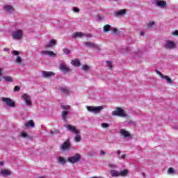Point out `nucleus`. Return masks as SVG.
<instances>
[{
  "mask_svg": "<svg viewBox=\"0 0 178 178\" xmlns=\"http://www.w3.org/2000/svg\"><path fill=\"white\" fill-rule=\"evenodd\" d=\"M112 116H118L119 118H129L126 111L120 107H117L115 111L111 113Z\"/></svg>",
  "mask_w": 178,
  "mask_h": 178,
  "instance_id": "1",
  "label": "nucleus"
},
{
  "mask_svg": "<svg viewBox=\"0 0 178 178\" xmlns=\"http://www.w3.org/2000/svg\"><path fill=\"white\" fill-rule=\"evenodd\" d=\"M11 35H12L13 40L19 41V40H22L23 38V30L16 29L14 31H13Z\"/></svg>",
  "mask_w": 178,
  "mask_h": 178,
  "instance_id": "2",
  "label": "nucleus"
},
{
  "mask_svg": "<svg viewBox=\"0 0 178 178\" xmlns=\"http://www.w3.org/2000/svg\"><path fill=\"white\" fill-rule=\"evenodd\" d=\"M70 105H61V109L63 111L61 113V116L65 122H66L67 119V115H69V111H70Z\"/></svg>",
  "mask_w": 178,
  "mask_h": 178,
  "instance_id": "3",
  "label": "nucleus"
},
{
  "mask_svg": "<svg viewBox=\"0 0 178 178\" xmlns=\"http://www.w3.org/2000/svg\"><path fill=\"white\" fill-rule=\"evenodd\" d=\"M72 148V145L70 144V138H67L60 146V149L63 152H66L67 151H70Z\"/></svg>",
  "mask_w": 178,
  "mask_h": 178,
  "instance_id": "4",
  "label": "nucleus"
},
{
  "mask_svg": "<svg viewBox=\"0 0 178 178\" xmlns=\"http://www.w3.org/2000/svg\"><path fill=\"white\" fill-rule=\"evenodd\" d=\"M58 69L64 74L69 73L70 72V68L66 65V63L64 60H60Z\"/></svg>",
  "mask_w": 178,
  "mask_h": 178,
  "instance_id": "5",
  "label": "nucleus"
},
{
  "mask_svg": "<svg viewBox=\"0 0 178 178\" xmlns=\"http://www.w3.org/2000/svg\"><path fill=\"white\" fill-rule=\"evenodd\" d=\"M86 109L88 112H92V113H95V115H97L104 109V106H87Z\"/></svg>",
  "mask_w": 178,
  "mask_h": 178,
  "instance_id": "6",
  "label": "nucleus"
},
{
  "mask_svg": "<svg viewBox=\"0 0 178 178\" xmlns=\"http://www.w3.org/2000/svg\"><path fill=\"white\" fill-rule=\"evenodd\" d=\"M80 159H81V155L80 154L77 153L75 155L68 157L67 161L70 162V163H77V162H80Z\"/></svg>",
  "mask_w": 178,
  "mask_h": 178,
  "instance_id": "7",
  "label": "nucleus"
},
{
  "mask_svg": "<svg viewBox=\"0 0 178 178\" xmlns=\"http://www.w3.org/2000/svg\"><path fill=\"white\" fill-rule=\"evenodd\" d=\"M3 102H5L7 106H10V108H16V103L12 100L10 98L8 97H3L1 99Z\"/></svg>",
  "mask_w": 178,
  "mask_h": 178,
  "instance_id": "8",
  "label": "nucleus"
},
{
  "mask_svg": "<svg viewBox=\"0 0 178 178\" xmlns=\"http://www.w3.org/2000/svg\"><path fill=\"white\" fill-rule=\"evenodd\" d=\"M165 49H175L176 48V42L172 40H166L163 44Z\"/></svg>",
  "mask_w": 178,
  "mask_h": 178,
  "instance_id": "9",
  "label": "nucleus"
},
{
  "mask_svg": "<svg viewBox=\"0 0 178 178\" xmlns=\"http://www.w3.org/2000/svg\"><path fill=\"white\" fill-rule=\"evenodd\" d=\"M103 31L104 33H108V31H111V34H116V33H118V29L112 27L109 24H106L103 27Z\"/></svg>",
  "mask_w": 178,
  "mask_h": 178,
  "instance_id": "10",
  "label": "nucleus"
},
{
  "mask_svg": "<svg viewBox=\"0 0 178 178\" xmlns=\"http://www.w3.org/2000/svg\"><path fill=\"white\" fill-rule=\"evenodd\" d=\"M65 127H66L68 131H71V133H74V134H80V130L77 129V128L73 125L66 124Z\"/></svg>",
  "mask_w": 178,
  "mask_h": 178,
  "instance_id": "11",
  "label": "nucleus"
},
{
  "mask_svg": "<svg viewBox=\"0 0 178 178\" xmlns=\"http://www.w3.org/2000/svg\"><path fill=\"white\" fill-rule=\"evenodd\" d=\"M23 101H24L26 105L27 106H31L32 103H31V97L28 94H24L22 97Z\"/></svg>",
  "mask_w": 178,
  "mask_h": 178,
  "instance_id": "12",
  "label": "nucleus"
},
{
  "mask_svg": "<svg viewBox=\"0 0 178 178\" xmlns=\"http://www.w3.org/2000/svg\"><path fill=\"white\" fill-rule=\"evenodd\" d=\"M120 134L123 138H130V137H131V134L124 129L120 130Z\"/></svg>",
  "mask_w": 178,
  "mask_h": 178,
  "instance_id": "13",
  "label": "nucleus"
},
{
  "mask_svg": "<svg viewBox=\"0 0 178 178\" xmlns=\"http://www.w3.org/2000/svg\"><path fill=\"white\" fill-rule=\"evenodd\" d=\"M3 8L5 12H6L7 13H10V14L15 13V8H13V6L11 5L5 4L3 6Z\"/></svg>",
  "mask_w": 178,
  "mask_h": 178,
  "instance_id": "14",
  "label": "nucleus"
},
{
  "mask_svg": "<svg viewBox=\"0 0 178 178\" xmlns=\"http://www.w3.org/2000/svg\"><path fill=\"white\" fill-rule=\"evenodd\" d=\"M42 76L44 79H51V77L55 76V73H54V72L43 71L42 72Z\"/></svg>",
  "mask_w": 178,
  "mask_h": 178,
  "instance_id": "15",
  "label": "nucleus"
},
{
  "mask_svg": "<svg viewBox=\"0 0 178 178\" xmlns=\"http://www.w3.org/2000/svg\"><path fill=\"white\" fill-rule=\"evenodd\" d=\"M126 9L119 10L118 11H116L114 13V16L115 17H119L120 16H124V15L127 13Z\"/></svg>",
  "mask_w": 178,
  "mask_h": 178,
  "instance_id": "16",
  "label": "nucleus"
},
{
  "mask_svg": "<svg viewBox=\"0 0 178 178\" xmlns=\"http://www.w3.org/2000/svg\"><path fill=\"white\" fill-rule=\"evenodd\" d=\"M40 55H47L50 57H55L56 56V54L54 53V51H49L48 50L42 51L40 52Z\"/></svg>",
  "mask_w": 178,
  "mask_h": 178,
  "instance_id": "17",
  "label": "nucleus"
},
{
  "mask_svg": "<svg viewBox=\"0 0 178 178\" xmlns=\"http://www.w3.org/2000/svg\"><path fill=\"white\" fill-rule=\"evenodd\" d=\"M85 47L86 48H96L97 49H99V47H98L97 44H95V43L86 42L84 43Z\"/></svg>",
  "mask_w": 178,
  "mask_h": 178,
  "instance_id": "18",
  "label": "nucleus"
},
{
  "mask_svg": "<svg viewBox=\"0 0 178 178\" xmlns=\"http://www.w3.org/2000/svg\"><path fill=\"white\" fill-rule=\"evenodd\" d=\"M59 91L63 94H65V95H69L70 94V89L66 86L60 87Z\"/></svg>",
  "mask_w": 178,
  "mask_h": 178,
  "instance_id": "19",
  "label": "nucleus"
},
{
  "mask_svg": "<svg viewBox=\"0 0 178 178\" xmlns=\"http://www.w3.org/2000/svg\"><path fill=\"white\" fill-rule=\"evenodd\" d=\"M24 126L26 129H33V127H35V124H34V121L31 120L26 122Z\"/></svg>",
  "mask_w": 178,
  "mask_h": 178,
  "instance_id": "20",
  "label": "nucleus"
},
{
  "mask_svg": "<svg viewBox=\"0 0 178 178\" xmlns=\"http://www.w3.org/2000/svg\"><path fill=\"white\" fill-rule=\"evenodd\" d=\"M0 173L1 176H3L4 177H6L7 176H10V175H12V172L8 169L1 170Z\"/></svg>",
  "mask_w": 178,
  "mask_h": 178,
  "instance_id": "21",
  "label": "nucleus"
},
{
  "mask_svg": "<svg viewBox=\"0 0 178 178\" xmlns=\"http://www.w3.org/2000/svg\"><path fill=\"white\" fill-rule=\"evenodd\" d=\"M71 65H72V66H75V67H79V66L81 65V63L80 62V60H79V58H76L74 60H72Z\"/></svg>",
  "mask_w": 178,
  "mask_h": 178,
  "instance_id": "22",
  "label": "nucleus"
},
{
  "mask_svg": "<svg viewBox=\"0 0 178 178\" xmlns=\"http://www.w3.org/2000/svg\"><path fill=\"white\" fill-rule=\"evenodd\" d=\"M84 35H86V33H83L82 32H76L74 33H73L72 35V38H81V37H84Z\"/></svg>",
  "mask_w": 178,
  "mask_h": 178,
  "instance_id": "23",
  "label": "nucleus"
},
{
  "mask_svg": "<svg viewBox=\"0 0 178 178\" xmlns=\"http://www.w3.org/2000/svg\"><path fill=\"white\" fill-rule=\"evenodd\" d=\"M167 173H168V175H170V176H175V175H176V173H177V171L176 170H175V168L171 167V168H168Z\"/></svg>",
  "mask_w": 178,
  "mask_h": 178,
  "instance_id": "24",
  "label": "nucleus"
},
{
  "mask_svg": "<svg viewBox=\"0 0 178 178\" xmlns=\"http://www.w3.org/2000/svg\"><path fill=\"white\" fill-rule=\"evenodd\" d=\"M57 161L58 163H60V165H65V163L67 162V160H66V159L63 156L58 157Z\"/></svg>",
  "mask_w": 178,
  "mask_h": 178,
  "instance_id": "25",
  "label": "nucleus"
},
{
  "mask_svg": "<svg viewBox=\"0 0 178 178\" xmlns=\"http://www.w3.org/2000/svg\"><path fill=\"white\" fill-rule=\"evenodd\" d=\"M156 6H159V8H165L166 6V1H157L156 2Z\"/></svg>",
  "mask_w": 178,
  "mask_h": 178,
  "instance_id": "26",
  "label": "nucleus"
},
{
  "mask_svg": "<svg viewBox=\"0 0 178 178\" xmlns=\"http://www.w3.org/2000/svg\"><path fill=\"white\" fill-rule=\"evenodd\" d=\"M56 45V41L51 40L46 44V48H52V47H55Z\"/></svg>",
  "mask_w": 178,
  "mask_h": 178,
  "instance_id": "27",
  "label": "nucleus"
},
{
  "mask_svg": "<svg viewBox=\"0 0 178 178\" xmlns=\"http://www.w3.org/2000/svg\"><path fill=\"white\" fill-rule=\"evenodd\" d=\"M110 173H111V175L112 176V177H119V176H120L119 171H118V170H111Z\"/></svg>",
  "mask_w": 178,
  "mask_h": 178,
  "instance_id": "28",
  "label": "nucleus"
},
{
  "mask_svg": "<svg viewBox=\"0 0 178 178\" xmlns=\"http://www.w3.org/2000/svg\"><path fill=\"white\" fill-rule=\"evenodd\" d=\"M161 79H164L167 83H169V84H173V81H172V79L168 76L163 75Z\"/></svg>",
  "mask_w": 178,
  "mask_h": 178,
  "instance_id": "29",
  "label": "nucleus"
},
{
  "mask_svg": "<svg viewBox=\"0 0 178 178\" xmlns=\"http://www.w3.org/2000/svg\"><path fill=\"white\" fill-rule=\"evenodd\" d=\"M119 173H120V176H121V177H125V176H127V175L129 173V170H123L119 172Z\"/></svg>",
  "mask_w": 178,
  "mask_h": 178,
  "instance_id": "30",
  "label": "nucleus"
},
{
  "mask_svg": "<svg viewBox=\"0 0 178 178\" xmlns=\"http://www.w3.org/2000/svg\"><path fill=\"white\" fill-rule=\"evenodd\" d=\"M3 79L7 83H12V81H13V78H12V76H3Z\"/></svg>",
  "mask_w": 178,
  "mask_h": 178,
  "instance_id": "31",
  "label": "nucleus"
},
{
  "mask_svg": "<svg viewBox=\"0 0 178 178\" xmlns=\"http://www.w3.org/2000/svg\"><path fill=\"white\" fill-rule=\"evenodd\" d=\"M76 136L74 138V140L76 141V143H79L81 140V136H80L79 134H75Z\"/></svg>",
  "mask_w": 178,
  "mask_h": 178,
  "instance_id": "32",
  "label": "nucleus"
},
{
  "mask_svg": "<svg viewBox=\"0 0 178 178\" xmlns=\"http://www.w3.org/2000/svg\"><path fill=\"white\" fill-rule=\"evenodd\" d=\"M21 136L22 138H30V136H29V134H27V133L25 131H22L21 133Z\"/></svg>",
  "mask_w": 178,
  "mask_h": 178,
  "instance_id": "33",
  "label": "nucleus"
},
{
  "mask_svg": "<svg viewBox=\"0 0 178 178\" xmlns=\"http://www.w3.org/2000/svg\"><path fill=\"white\" fill-rule=\"evenodd\" d=\"M63 52H64V54H65V55H70V54L72 53V51H70V49L65 48L63 49Z\"/></svg>",
  "mask_w": 178,
  "mask_h": 178,
  "instance_id": "34",
  "label": "nucleus"
},
{
  "mask_svg": "<svg viewBox=\"0 0 178 178\" xmlns=\"http://www.w3.org/2000/svg\"><path fill=\"white\" fill-rule=\"evenodd\" d=\"M82 70H83L84 72H88V70H90V66L87 65H84L81 67Z\"/></svg>",
  "mask_w": 178,
  "mask_h": 178,
  "instance_id": "35",
  "label": "nucleus"
},
{
  "mask_svg": "<svg viewBox=\"0 0 178 178\" xmlns=\"http://www.w3.org/2000/svg\"><path fill=\"white\" fill-rule=\"evenodd\" d=\"M15 62H17V63H22L23 62V59L20 56H17Z\"/></svg>",
  "mask_w": 178,
  "mask_h": 178,
  "instance_id": "36",
  "label": "nucleus"
},
{
  "mask_svg": "<svg viewBox=\"0 0 178 178\" xmlns=\"http://www.w3.org/2000/svg\"><path fill=\"white\" fill-rule=\"evenodd\" d=\"M155 24V22L154 21H151L149 23H147V27L148 29H152V27Z\"/></svg>",
  "mask_w": 178,
  "mask_h": 178,
  "instance_id": "37",
  "label": "nucleus"
},
{
  "mask_svg": "<svg viewBox=\"0 0 178 178\" xmlns=\"http://www.w3.org/2000/svg\"><path fill=\"white\" fill-rule=\"evenodd\" d=\"M106 66L108 67V69H110V70H111L112 69V61H106Z\"/></svg>",
  "mask_w": 178,
  "mask_h": 178,
  "instance_id": "38",
  "label": "nucleus"
},
{
  "mask_svg": "<svg viewBox=\"0 0 178 178\" xmlns=\"http://www.w3.org/2000/svg\"><path fill=\"white\" fill-rule=\"evenodd\" d=\"M102 127L103 129H108V127H109V124H108V123H102Z\"/></svg>",
  "mask_w": 178,
  "mask_h": 178,
  "instance_id": "39",
  "label": "nucleus"
},
{
  "mask_svg": "<svg viewBox=\"0 0 178 178\" xmlns=\"http://www.w3.org/2000/svg\"><path fill=\"white\" fill-rule=\"evenodd\" d=\"M108 167L111 168L112 169H115V168L118 167V165L115 163H110V164H108Z\"/></svg>",
  "mask_w": 178,
  "mask_h": 178,
  "instance_id": "40",
  "label": "nucleus"
},
{
  "mask_svg": "<svg viewBox=\"0 0 178 178\" xmlns=\"http://www.w3.org/2000/svg\"><path fill=\"white\" fill-rule=\"evenodd\" d=\"M58 133H59V131H58L57 129H56V130H54V131H50V134H51V136H54V134H58Z\"/></svg>",
  "mask_w": 178,
  "mask_h": 178,
  "instance_id": "41",
  "label": "nucleus"
},
{
  "mask_svg": "<svg viewBox=\"0 0 178 178\" xmlns=\"http://www.w3.org/2000/svg\"><path fill=\"white\" fill-rule=\"evenodd\" d=\"M19 54H20L18 51H16V50H14L12 51V55H14V56H17L19 55Z\"/></svg>",
  "mask_w": 178,
  "mask_h": 178,
  "instance_id": "42",
  "label": "nucleus"
},
{
  "mask_svg": "<svg viewBox=\"0 0 178 178\" xmlns=\"http://www.w3.org/2000/svg\"><path fill=\"white\" fill-rule=\"evenodd\" d=\"M83 37H87L88 38H91L92 37V35L91 33H85V35Z\"/></svg>",
  "mask_w": 178,
  "mask_h": 178,
  "instance_id": "43",
  "label": "nucleus"
},
{
  "mask_svg": "<svg viewBox=\"0 0 178 178\" xmlns=\"http://www.w3.org/2000/svg\"><path fill=\"white\" fill-rule=\"evenodd\" d=\"M126 154H122L121 156H118L120 159H126Z\"/></svg>",
  "mask_w": 178,
  "mask_h": 178,
  "instance_id": "44",
  "label": "nucleus"
},
{
  "mask_svg": "<svg viewBox=\"0 0 178 178\" xmlns=\"http://www.w3.org/2000/svg\"><path fill=\"white\" fill-rule=\"evenodd\" d=\"M97 18L99 19V20H104V19H105V17L101 16V15H97Z\"/></svg>",
  "mask_w": 178,
  "mask_h": 178,
  "instance_id": "45",
  "label": "nucleus"
},
{
  "mask_svg": "<svg viewBox=\"0 0 178 178\" xmlns=\"http://www.w3.org/2000/svg\"><path fill=\"white\" fill-rule=\"evenodd\" d=\"M20 90V87L19 86H15L14 88V91H19Z\"/></svg>",
  "mask_w": 178,
  "mask_h": 178,
  "instance_id": "46",
  "label": "nucleus"
},
{
  "mask_svg": "<svg viewBox=\"0 0 178 178\" xmlns=\"http://www.w3.org/2000/svg\"><path fill=\"white\" fill-rule=\"evenodd\" d=\"M156 73L157 74H159V76H161V77H162V76H163V75L162 74V73H161V72H159V71H158V70H156Z\"/></svg>",
  "mask_w": 178,
  "mask_h": 178,
  "instance_id": "47",
  "label": "nucleus"
},
{
  "mask_svg": "<svg viewBox=\"0 0 178 178\" xmlns=\"http://www.w3.org/2000/svg\"><path fill=\"white\" fill-rule=\"evenodd\" d=\"M106 153L104 151V150H101L100 151V155L101 156H104V155H105Z\"/></svg>",
  "mask_w": 178,
  "mask_h": 178,
  "instance_id": "48",
  "label": "nucleus"
},
{
  "mask_svg": "<svg viewBox=\"0 0 178 178\" xmlns=\"http://www.w3.org/2000/svg\"><path fill=\"white\" fill-rule=\"evenodd\" d=\"M172 35H178V31L172 32Z\"/></svg>",
  "mask_w": 178,
  "mask_h": 178,
  "instance_id": "49",
  "label": "nucleus"
},
{
  "mask_svg": "<svg viewBox=\"0 0 178 178\" xmlns=\"http://www.w3.org/2000/svg\"><path fill=\"white\" fill-rule=\"evenodd\" d=\"M79 8H74V12H75V13H77V12H79Z\"/></svg>",
  "mask_w": 178,
  "mask_h": 178,
  "instance_id": "50",
  "label": "nucleus"
},
{
  "mask_svg": "<svg viewBox=\"0 0 178 178\" xmlns=\"http://www.w3.org/2000/svg\"><path fill=\"white\" fill-rule=\"evenodd\" d=\"M3 165H5V162L0 161V166H3Z\"/></svg>",
  "mask_w": 178,
  "mask_h": 178,
  "instance_id": "51",
  "label": "nucleus"
},
{
  "mask_svg": "<svg viewBox=\"0 0 178 178\" xmlns=\"http://www.w3.org/2000/svg\"><path fill=\"white\" fill-rule=\"evenodd\" d=\"M116 154H118V155H120V154H122V152L120 150H118L116 152Z\"/></svg>",
  "mask_w": 178,
  "mask_h": 178,
  "instance_id": "52",
  "label": "nucleus"
},
{
  "mask_svg": "<svg viewBox=\"0 0 178 178\" xmlns=\"http://www.w3.org/2000/svg\"><path fill=\"white\" fill-rule=\"evenodd\" d=\"M144 34H145L144 31H140V35L143 36V35H144Z\"/></svg>",
  "mask_w": 178,
  "mask_h": 178,
  "instance_id": "53",
  "label": "nucleus"
},
{
  "mask_svg": "<svg viewBox=\"0 0 178 178\" xmlns=\"http://www.w3.org/2000/svg\"><path fill=\"white\" fill-rule=\"evenodd\" d=\"M3 70L2 69V68H0V76H2V71H3Z\"/></svg>",
  "mask_w": 178,
  "mask_h": 178,
  "instance_id": "54",
  "label": "nucleus"
},
{
  "mask_svg": "<svg viewBox=\"0 0 178 178\" xmlns=\"http://www.w3.org/2000/svg\"><path fill=\"white\" fill-rule=\"evenodd\" d=\"M142 176H143V177H145V173L142 172Z\"/></svg>",
  "mask_w": 178,
  "mask_h": 178,
  "instance_id": "55",
  "label": "nucleus"
},
{
  "mask_svg": "<svg viewBox=\"0 0 178 178\" xmlns=\"http://www.w3.org/2000/svg\"><path fill=\"white\" fill-rule=\"evenodd\" d=\"M0 81H2V78H0Z\"/></svg>",
  "mask_w": 178,
  "mask_h": 178,
  "instance_id": "56",
  "label": "nucleus"
},
{
  "mask_svg": "<svg viewBox=\"0 0 178 178\" xmlns=\"http://www.w3.org/2000/svg\"><path fill=\"white\" fill-rule=\"evenodd\" d=\"M115 1H118V0H115Z\"/></svg>",
  "mask_w": 178,
  "mask_h": 178,
  "instance_id": "57",
  "label": "nucleus"
}]
</instances>
